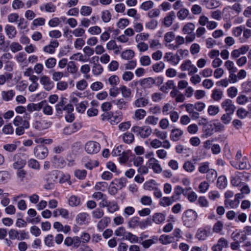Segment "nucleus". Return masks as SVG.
<instances>
[{
	"mask_svg": "<svg viewBox=\"0 0 251 251\" xmlns=\"http://www.w3.org/2000/svg\"><path fill=\"white\" fill-rule=\"evenodd\" d=\"M140 201L141 204L145 206H150L152 203V198L148 196H143L140 200Z\"/></svg>",
	"mask_w": 251,
	"mask_h": 251,
	"instance_id": "nucleus-64",
	"label": "nucleus"
},
{
	"mask_svg": "<svg viewBox=\"0 0 251 251\" xmlns=\"http://www.w3.org/2000/svg\"><path fill=\"white\" fill-rule=\"evenodd\" d=\"M160 243L164 245H167L175 241L174 237L171 234H162L158 238Z\"/></svg>",
	"mask_w": 251,
	"mask_h": 251,
	"instance_id": "nucleus-23",
	"label": "nucleus"
},
{
	"mask_svg": "<svg viewBox=\"0 0 251 251\" xmlns=\"http://www.w3.org/2000/svg\"><path fill=\"white\" fill-rule=\"evenodd\" d=\"M224 203L226 208L234 209L238 206L239 201H237L234 199L233 200L225 199Z\"/></svg>",
	"mask_w": 251,
	"mask_h": 251,
	"instance_id": "nucleus-39",
	"label": "nucleus"
},
{
	"mask_svg": "<svg viewBox=\"0 0 251 251\" xmlns=\"http://www.w3.org/2000/svg\"><path fill=\"white\" fill-rule=\"evenodd\" d=\"M108 83L111 87L116 86L120 83V78L116 75H112L108 79Z\"/></svg>",
	"mask_w": 251,
	"mask_h": 251,
	"instance_id": "nucleus-62",
	"label": "nucleus"
},
{
	"mask_svg": "<svg viewBox=\"0 0 251 251\" xmlns=\"http://www.w3.org/2000/svg\"><path fill=\"white\" fill-rule=\"evenodd\" d=\"M34 154L36 157L43 159L48 155V149L43 146H38L34 149Z\"/></svg>",
	"mask_w": 251,
	"mask_h": 251,
	"instance_id": "nucleus-10",
	"label": "nucleus"
},
{
	"mask_svg": "<svg viewBox=\"0 0 251 251\" xmlns=\"http://www.w3.org/2000/svg\"><path fill=\"white\" fill-rule=\"evenodd\" d=\"M125 240L129 241L131 243H137L139 242V238L132 233L127 232Z\"/></svg>",
	"mask_w": 251,
	"mask_h": 251,
	"instance_id": "nucleus-56",
	"label": "nucleus"
},
{
	"mask_svg": "<svg viewBox=\"0 0 251 251\" xmlns=\"http://www.w3.org/2000/svg\"><path fill=\"white\" fill-rule=\"evenodd\" d=\"M51 126V123L47 120H36L33 123V127L39 131H42L49 128Z\"/></svg>",
	"mask_w": 251,
	"mask_h": 251,
	"instance_id": "nucleus-12",
	"label": "nucleus"
},
{
	"mask_svg": "<svg viewBox=\"0 0 251 251\" xmlns=\"http://www.w3.org/2000/svg\"><path fill=\"white\" fill-rule=\"evenodd\" d=\"M231 165L236 169L249 170L251 165L247 156H244L238 161H230Z\"/></svg>",
	"mask_w": 251,
	"mask_h": 251,
	"instance_id": "nucleus-4",
	"label": "nucleus"
},
{
	"mask_svg": "<svg viewBox=\"0 0 251 251\" xmlns=\"http://www.w3.org/2000/svg\"><path fill=\"white\" fill-rule=\"evenodd\" d=\"M15 95V92L13 90L3 91L1 92V96L2 100L5 101L12 100Z\"/></svg>",
	"mask_w": 251,
	"mask_h": 251,
	"instance_id": "nucleus-29",
	"label": "nucleus"
},
{
	"mask_svg": "<svg viewBox=\"0 0 251 251\" xmlns=\"http://www.w3.org/2000/svg\"><path fill=\"white\" fill-rule=\"evenodd\" d=\"M122 120V114L121 112L118 111L115 112L114 114L111 112L110 123L111 125H116Z\"/></svg>",
	"mask_w": 251,
	"mask_h": 251,
	"instance_id": "nucleus-33",
	"label": "nucleus"
},
{
	"mask_svg": "<svg viewBox=\"0 0 251 251\" xmlns=\"http://www.w3.org/2000/svg\"><path fill=\"white\" fill-rule=\"evenodd\" d=\"M180 68L182 71H188L189 75H191L198 72V68L194 64H192V61L190 60L183 61L180 66Z\"/></svg>",
	"mask_w": 251,
	"mask_h": 251,
	"instance_id": "nucleus-5",
	"label": "nucleus"
},
{
	"mask_svg": "<svg viewBox=\"0 0 251 251\" xmlns=\"http://www.w3.org/2000/svg\"><path fill=\"white\" fill-rule=\"evenodd\" d=\"M129 24V20L126 18H120L116 24L117 26L121 29H124Z\"/></svg>",
	"mask_w": 251,
	"mask_h": 251,
	"instance_id": "nucleus-57",
	"label": "nucleus"
},
{
	"mask_svg": "<svg viewBox=\"0 0 251 251\" xmlns=\"http://www.w3.org/2000/svg\"><path fill=\"white\" fill-rule=\"evenodd\" d=\"M175 34L172 31L166 33L164 36V44L165 46L171 50H176L174 43H172L175 40Z\"/></svg>",
	"mask_w": 251,
	"mask_h": 251,
	"instance_id": "nucleus-6",
	"label": "nucleus"
},
{
	"mask_svg": "<svg viewBox=\"0 0 251 251\" xmlns=\"http://www.w3.org/2000/svg\"><path fill=\"white\" fill-rule=\"evenodd\" d=\"M220 111V108L218 105H210L208 106L207 113L210 116H215Z\"/></svg>",
	"mask_w": 251,
	"mask_h": 251,
	"instance_id": "nucleus-52",
	"label": "nucleus"
},
{
	"mask_svg": "<svg viewBox=\"0 0 251 251\" xmlns=\"http://www.w3.org/2000/svg\"><path fill=\"white\" fill-rule=\"evenodd\" d=\"M223 92L220 89H214L211 95V98L215 101H219L223 98Z\"/></svg>",
	"mask_w": 251,
	"mask_h": 251,
	"instance_id": "nucleus-37",
	"label": "nucleus"
},
{
	"mask_svg": "<svg viewBox=\"0 0 251 251\" xmlns=\"http://www.w3.org/2000/svg\"><path fill=\"white\" fill-rule=\"evenodd\" d=\"M52 162L58 168H62L66 164L64 158L58 155H55L53 157Z\"/></svg>",
	"mask_w": 251,
	"mask_h": 251,
	"instance_id": "nucleus-38",
	"label": "nucleus"
},
{
	"mask_svg": "<svg viewBox=\"0 0 251 251\" xmlns=\"http://www.w3.org/2000/svg\"><path fill=\"white\" fill-rule=\"evenodd\" d=\"M4 31L9 39H12L16 37L17 31L16 27L9 24H6L4 26Z\"/></svg>",
	"mask_w": 251,
	"mask_h": 251,
	"instance_id": "nucleus-17",
	"label": "nucleus"
},
{
	"mask_svg": "<svg viewBox=\"0 0 251 251\" xmlns=\"http://www.w3.org/2000/svg\"><path fill=\"white\" fill-rule=\"evenodd\" d=\"M149 100L143 98H139L137 99L133 103V105L135 107H143L146 106L149 103Z\"/></svg>",
	"mask_w": 251,
	"mask_h": 251,
	"instance_id": "nucleus-35",
	"label": "nucleus"
},
{
	"mask_svg": "<svg viewBox=\"0 0 251 251\" xmlns=\"http://www.w3.org/2000/svg\"><path fill=\"white\" fill-rule=\"evenodd\" d=\"M99 58L97 56H94L92 58V60L97 61V62H94L92 69V72L95 75H99L101 74L103 71V67L98 62Z\"/></svg>",
	"mask_w": 251,
	"mask_h": 251,
	"instance_id": "nucleus-14",
	"label": "nucleus"
},
{
	"mask_svg": "<svg viewBox=\"0 0 251 251\" xmlns=\"http://www.w3.org/2000/svg\"><path fill=\"white\" fill-rule=\"evenodd\" d=\"M164 60L169 62L173 66H176L179 63L180 58L177 54H174L172 52H168L165 53Z\"/></svg>",
	"mask_w": 251,
	"mask_h": 251,
	"instance_id": "nucleus-8",
	"label": "nucleus"
},
{
	"mask_svg": "<svg viewBox=\"0 0 251 251\" xmlns=\"http://www.w3.org/2000/svg\"><path fill=\"white\" fill-rule=\"evenodd\" d=\"M148 165L149 168L151 169L156 174H160L162 171V168L157 159L148 160Z\"/></svg>",
	"mask_w": 251,
	"mask_h": 251,
	"instance_id": "nucleus-13",
	"label": "nucleus"
},
{
	"mask_svg": "<svg viewBox=\"0 0 251 251\" xmlns=\"http://www.w3.org/2000/svg\"><path fill=\"white\" fill-rule=\"evenodd\" d=\"M198 218V214L195 210L192 209H187L182 215V224L186 227L193 228L196 226Z\"/></svg>",
	"mask_w": 251,
	"mask_h": 251,
	"instance_id": "nucleus-1",
	"label": "nucleus"
},
{
	"mask_svg": "<svg viewBox=\"0 0 251 251\" xmlns=\"http://www.w3.org/2000/svg\"><path fill=\"white\" fill-rule=\"evenodd\" d=\"M107 209L108 212L111 213H113L119 209V207L116 201H110L108 203Z\"/></svg>",
	"mask_w": 251,
	"mask_h": 251,
	"instance_id": "nucleus-59",
	"label": "nucleus"
},
{
	"mask_svg": "<svg viewBox=\"0 0 251 251\" xmlns=\"http://www.w3.org/2000/svg\"><path fill=\"white\" fill-rule=\"evenodd\" d=\"M80 239L79 236H75L73 237H67L65 239L64 244L67 247L72 246L73 248H78L81 244Z\"/></svg>",
	"mask_w": 251,
	"mask_h": 251,
	"instance_id": "nucleus-9",
	"label": "nucleus"
},
{
	"mask_svg": "<svg viewBox=\"0 0 251 251\" xmlns=\"http://www.w3.org/2000/svg\"><path fill=\"white\" fill-rule=\"evenodd\" d=\"M157 25L158 22L154 19H152L145 24L146 28L151 30L155 29Z\"/></svg>",
	"mask_w": 251,
	"mask_h": 251,
	"instance_id": "nucleus-61",
	"label": "nucleus"
},
{
	"mask_svg": "<svg viewBox=\"0 0 251 251\" xmlns=\"http://www.w3.org/2000/svg\"><path fill=\"white\" fill-rule=\"evenodd\" d=\"M150 37V34L147 32H140L137 34L135 37V41L136 42H143L147 41Z\"/></svg>",
	"mask_w": 251,
	"mask_h": 251,
	"instance_id": "nucleus-51",
	"label": "nucleus"
},
{
	"mask_svg": "<svg viewBox=\"0 0 251 251\" xmlns=\"http://www.w3.org/2000/svg\"><path fill=\"white\" fill-rule=\"evenodd\" d=\"M189 14V11L186 8H181L177 12L176 15L178 19L180 20H184L187 18Z\"/></svg>",
	"mask_w": 251,
	"mask_h": 251,
	"instance_id": "nucleus-42",
	"label": "nucleus"
},
{
	"mask_svg": "<svg viewBox=\"0 0 251 251\" xmlns=\"http://www.w3.org/2000/svg\"><path fill=\"white\" fill-rule=\"evenodd\" d=\"M165 67V64L162 61H159L153 64L151 68L154 72L158 73L162 72L164 69Z\"/></svg>",
	"mask_w": 251,
	"mask_h": 251,
	"instance_id": "nucleus-49",
	"label": "nucleus"
},
{
	"mask_svg": "<svg viewBox=\"0 0 251 251\" xmlns=\"http://www.w3.org/2000/svg\"><path fill=\"white\" fill-rule=\"evenodd\" d=\"M40 10L42 11L52 13L55 12L56 9V6L52 2H48L43 4L40 6Z\"/></svg>",
	"mask_w": 251,
	"mask_h": 251,
	"instance_id": "nucleus-28",
	"label": "nucleus"
},
{
	"mask_svg": "<svg viewBox=\"0 0 251 251\" xmlns=\"http://www.w3.org/2000/svg\"><path fill=\"white\" fill-rule=\"evenodd\" d=\"M126 179L124 177H122L119 179H115L113 180L111 184L115 185L118 189H121L125 187L126 185Z\"/></svg>",
	"mask_w": 251,
	"mask_h": 251,
	"instance_id": "nucleus-31",
	"label": "nucleus"
},
{
	"mask_svg": "<svg viewBox=\"0 0 251 251\" xmlns=\"http://www.w3.org/2000/svg\"><path fill=\"white\" fill-rule=\"evenodd\" d=\"M195 28V25L192 23H188L182 28V32L184 34H189L191 33Z\"/></svg>",
	"mask_w": 251,
	"mask_h": 251,
	"instance_id": "nucleus-50",
	"label": "nucleus"
},
{
	"mask_svg": "<svg viewBox=\"0 0 251 251\" xmlns=\"http://www.w3.org/2000/svg\"><path fill=\"white\" fill-rule=\"evenodd\" d=\"M209 188V184L206 181L201 182L198 186L197 191L201 194L205 193Z\"/></svg>",
	"mask_w": 251,
	"mask_h": 251,
	"instance_id": "nucleus-40",
	"label": "nucleus"
},
{
	"mask_svg": "<svg viewBox=\"0 0 251 251\" xmlns=\"http://www.w3.org/2000/svg\"><path fill=\"white\" fill-rule=\"evenodd\" d=\"M228 247V241L224 237L219 239L216 244H214L211 248L212 251H223L224 248Z\"/></svg>",
	"mask_w": 251,
	"mask_h": 251,
	"instance_id": "nucleus-11",
	"label": "nucleus"
},
{
	"mask_svg": "<svg viewBox=\"0 0 251 251\" xmlns=\"http://www.w3.org/2000/svg\"><path fill=\"white\" fill-rule=\"evenodd\" d=\"M165 215L162 213H155L152 215V221L157 225L163 224L165 221Z\"/></svg>",
	"mask_w": 251,
	"mask_h": 251,
	"instance_id": "nucleus-27",
	"label": "nucleus"
},
{
	"mask_svg": "<svg viewBox=\"0 0 251 251\" xmlns=\"http://www.w3.org/2000/svg\"><path fill=\"white\" fill-rule=\"evenodd\" d=\"M221 106L226 113L233 114L236 109V106L233 102L232 100L229 99H226L224 100L222 102Z\"/></svg>",
	"mask_w": 251,
	"mask_h": 251,
	"instance_id": "nucleus-7",
	"label": "nucleus"
},
{
	"mask_svg": "<svg viewBox=\"0 0 251 251\" xmlns=\"http://www.w3.org/2000/svg\"><path fill=\"white\" fill-rule=\"evenodd\" d=\"M68 203L72 207L77 206L80 203V199L77 196L72 195L68 199Z\"/></svg>",
	"mask_w": 251,
	"mask_h": 251,
	"instance_id": "nucleus-46",
	"label": "nucleus"
},
{
	"mask_svg": "<svg viewBox=\"0 0 251 251\" xmlns=\"http://www.w3.org/2000/svg\"><path fill=\"white\" fill-rule=\"evenodd\" d=\"M175 195L171 197H163L160 199L159 204L164 207L169 206L175 201Z\"/></svg>",
	"mask_w": 251,
	"mask_h": 251,
	"instance_id": "nucleus-25",
	"label": "nucleus"
},
{
	"mask_svg": "<svg viewBox=\"0 0 251 251\" xmlns=\"http://www.w3.org/2000/svg\"><path fill=\"white\" fill-rule=\"evenodd\" d=\"M131 131L142 139L148 138L152 132L151 128L148 126H134L132 127Z\"/></svg>",
	"mask_w": 251,
	"mask_h": 251,
	"instance_id": "nucleus-2",
	"label": "nucleus"
},
{
	"mask_svg": "<svg viewBox=\"0 0 251 251\" xmlns=\"http://www.w3.org/2000/svg\"><path fill=\"white\" fill-rule=\"evenodd\" d=\"M227 184V181L226 176H220L217 179V186L221 189H225Z\"/></svg>",
	"mask_w": 251,
	"mask_h": 251,
	"instance_id": "nucleus-44",
	"label": "nucleus"
},
{
	"mask_svg": "<svg viewBox=\"0 0 251 251\" xmlns=\"http://www.w3.org/2000/svg\"><path fill=\"white\" fill-rule=\"evenodd\" d=\"M81 127L79 123H74L70 125L63 129V133L66 135H71L79 130Z\"/></svg>",
	"mask_w": 251,
	"mask_h": 251,
	"instance_id": "nucleus-16",
	"label": "nucleus"
},
{
	"mask_svg": "<svg viewBox=\"0 0 251 251\" xmlns=\"http://www.w3.org/2000/svg\"><path fill=\"white\" fill-rule=\"evenodd\" d=\"M92 12V9L88 6H82L80 9V13L83 16H89Z\"/></svg>",
	"mask_w": 251,
	"mask_h": 251,
	"instance_id": "nucleus-58",
	"label": "nucleus"
},
{
	"mask_svg": "<svg viewBox=\"0 0 251 251\" xmlns=\"http://www.w3.org/2000/svg\"><path fill=\"white\" fill-rule=\"evenodd\" d=\"M45 19L42 17L34 19L32 23L31 29L34 30L37 26L44 25L45 24Z\"/></svg>",
	"mask_w": 251,
	"mask_h": 251,
	"instance_id": "nucleus-48",
	"label": "nucleus"
},
{
	"mask_svg": "<svg viewBox=\"0 0 251 251\" xmlns=\"http://www.w3.org/2000/svg\"><path fill=\"white\" fill-rule=\"evenodd\" d=\"M66 99L62 98L60 101L55 105V110L58 113H61L65 108Z\"/></svg>",
	"mask_w": 251,
	"mask_h": 251,
	"instance_id": "nucleus-47",
	"label": "nucleus"
},
{
	"mask_svg": "<svg viewBox=\"0 0 251 251\" xmlns=\"http://www.w3.org/2000/svg\"><path fill=\"white\" fill-rule=\"evenodd\" d=\"M183 168L186 172L191 173L195 170V166L191 161H186L183 165Z\"/></svg>",
	"mask_w": 251,
	"mask_h": 251,
	"instance_id": "nucleus-45",
	"label": "nucleus"
},
{
	"mask_svg": "<svg viewBox=\"0 0 251 251\" xmlns=\"http://www.w3.org/2000/svg\"><path fill=\"white\" fill-rule=\"evenodd\" d=\"M135 55V53L132 50H124L122 53L121 56L122 58L125 60H130Z\"/></svg>",
	"mask_w": 251,
	"mask_h": 251,
	"instance_id": "nucleus-43",
	"label": "nucleus"
},
{
	"mask_svg": "<svg viewBox=\"0 0 251 251\" xmlns=\"http://www.w3.org/2000/svg\"><path fill=\"white\" fill-rule=\"evenodd\" d=\"M119 90L121 93L122 96L125 99L130 98L131 96V90L124 85H121L119 86Z\"/></svg>",
	"mask_w": 251,
	"mask_h": 251,
	"instance_id": "nucleus-34",
	"label": "nucleus"
},
{
	"mask_svg": "<svg viewBox=\"0 0 251 251\" xmlns=\"http://www.w3.org/2000/svg\"><path fill=\"white\" fill-rule=\"evenodd\" d=\"M158 240V238L156 236H152L150 239L143 241L141 245L145 249H148L152 245L156 244Z\"/></svg>",
	"mask_w": 251,
	"mask_h": 251,
	"instance_id": "nucleus-32",
	"label": "nucleus"
},
{
	"mask_svg": "<svg viewBox=\"0 0 251 251\" xmlns=\"http://www.w3.org/2000/svg\"><path fill=\"white\" fill-rule=\"evenodd\" d=\"M209 164L210 163L207 161L201 163L198 168L199 171L201 174L207 173L210 169Z\"/></svg>",
	"mask_w": 251,
	"mask_h": 251,
	"instance_id": "nucleus-53",
	"label": "nucleus"
},
{
	"mask_svg": "<svg viewBox=\"0 0 251 251\" xmlns=\"http://www.w3.org/2000/svg\"><path fill=\"white\" fill-rule=\"evenodd\" d=\"M212 235L210 228L206 227L203 229H200L197 232L196 236L199 240H204L208 236Z\"/></svg>",
	"mask_w": 251,
	"mask_h": 251,
	"instance_id": "nucleus-15",
	"label": "nucleus"
},
{
	"mask_svg": "<svg viewBox=\"0 0 251 251\" xmlns=\"http://www.w3.org/2000/svg\"><path fill=\"white\" fill-rule=\"evenodd\" d=\"M40 83L43 85L44 88L47 91L50 90L53 87V83L50 78L46 75L43 76L40 78Z\"/></svg>",
	"mask_w": 251,
	"mask_h": 251,
	"instance_id": "nucleus-21",
	"label": "nucleus"
},
{
	"mask_svg": "<svg viewBox=\"0 0 251 251\" xmlns=\"http://www.w3.org/2000/svg\"><path fill=\"white\" fill-rule=\"evenodd\" d=\"M84 149L88 154H94L100 151V146L98 142L91 140L85 144Z\"/></svg>",
	"mask_w": 251,
	"mask_h": 251,
	"instance_id": "nucleus-3",
	"label": "nucleus"
},
{
	"mask_svg": "<svg viewBox=\"0 0 251 251\" xmlns=\"http://www.w3.org/2000/svg\"><path fill=\"white\" fill-rule=\"evenodd\" d=\"M145 144L149 148L153 149H158L162 146V141L157 138L153 139H150L149 140L145 142Z\"/></svg>",
	"mask_w": 251,
	"mask_h": 251,
	"instance_id": "nucleus-24",
	"label": "nucleus"
},
{
	"mask_svg": "<svg viewBox=\"0 0 251 251\" xmlns=\"http://www.w3.org/2000/svg\"><path fill=\"white\" fill-rule=\"evenodd\" d=\"M175 108L173 106L169 103L165 104L162 108V113L164 115H168L172 112Z\"/></svg>",
	"mask_w": 251,
	"mask_h": 251,
	"instance_id": "nucleus-60",
	"label": "nucleus"
},
{
	"mask_svg": "<svg viewBox=\"0 0 251 251\" xmlns=\"http://www.w3.org/2000/svg\"><path fill=\"white\" fill-rule=\"evenodd\" d=\"M146 115V111L145 110L141 108L137 109L134 112L132 116V119L135 121H138L143 120Z\"/></svg>",
	"mask_w": 251,
	"mask_h": 251,
	"instance_id": "nucleus-22",
	"label": "nucleus"
},
{
	"mask_svg": "<svg viewBox=\"0 0 251 251\" xmlns=\"http://www.w3.org/2000/svg\"><path fill=\"white\" fill-rule=\"evenodd\" d=\"M225 66L229 73H236L237 71V68L235 66L234 62L232 61H226L225 63Z\"/></svg>",
	"mask_w": 251,
	"mask_h": 251,
	"instance_id": "nucleus-54",
	"label": "nucleus"
},
{
	"mask_svg": "<svg viewBox=\"0 0 251 251\" xmlns=\"http://www.w3.org/2000/svg\"><path fill=\"white\" fill-rule=\"evenodd\" d=\"M26 164V161L23 158H19L13 164V167L15 169H22Z\"/></svg>",
	"mask_w": 251,
	"mask_h": 251,
	"instance_id": "nucleus-55",
	"label": "nucleus"
},
{
	"mask_svg": "<svg viewBox=\"0 0 251 251\" xmlns=\"http://www.w3.org/2000/svg\"><path fill=\"white\" fill-rule=\"evenodd\" d=\"M175 17V13L174 11H171L167 13L164 19V25L166 27L170 26Z\"/></svg>",
	"mask_w": 251,
	"mask_h": 251,
	"instance_id": "nucleus-30",
	"label": "nucleus"
},
{
	"mask_svg": "<svg viewBox=\"0 0 251 251\" xmlns=\"http://www.w3.org/2000/svg\"><path fill=\"white\" fill-rule=\"evenodd\" d=\"M111 14L108 10H105L101 12V18L104 23H108L111 19Z\"/></svg>",
	"mask_w": 251,
	"mask_h": 251,
	"instance_id": "nucleus-63",
	"label": "nucleus"
},
{
	"mask_svg": "<svg viewBox=\"0 0 251 251\" xmlns=\"http://www.w3.org/2000/svg\"><path fill=\"white\" fill-rule=\"evenodd\" d=\"M110 219L107 217H104L102 218L98 223L97 226V228L99 231H102L106 227L110 222Z\"/></svg>",
	"mask_w": 251,
	"mask_h": 251,
	"instance_id": "nucleus-26",
	"label": "nucleus"
},
{
	"mask_svg": "<svg viewBox=\"0 0 251 251\" xmlns=\"http://www.w3.org/2000/svg\"><path fill=\"white\" fill-rule=\"evenodd\" d=\"M149 48L153 50H157L162 48V44L160 41L157 39H151L149 41Z\"/></svg>",
	"mask_w": 251,
	"mask_h": 251,
	"instance_id": "nucleus-36",
	"label": "nucleus"
},
{
	"mask_svg": "<svg viewBox=\"0 0 251 251\" xmlns=\"http://www.w3.org/2000/svg\"><path fill=\"white\" fill-rule=\"evenodd\" d=\"M90 217L86 213H80L76 217V222L79 225H86L90 222Z\"/></svg>",
	"mask_w": 251,
	"mask_h": 251,
	"instance_id": "nucleus-18",
	"label": "nucleus"
},
{
	"mask_svg": "<svg viewBox=\"0 0 251 251\" xmlns=\"http://www.w3.org/2000/svg\"><path fill=\"white\" fill-rule=\"evenodd\" d=\"M113 103L119 109H126L127 106V102L124 98L115 100L113 101Z\"/></svg>",
	"mask_w": 251,
	"mask_h": 251,
	"instance_id": "nucleus-41",
	"label": "nucleus"
},
{
	"mask_svg": "<svg viewBox=\"0 0 251 251\" xmlns=\"http://www.w3.org/2000/svg\"><path fill=\"white\" fill-rule=\"evenodd\" d=\"M183 134V131L180 128H174L171 130L170 138L174 142L179 141Z\"/></svg>",
	"mask_w": 251,
	"mask_h": 251,
	"instance_id": "nucleus-19",
	"label": "nucleus"
},
{
	"mask_svg": "<svg viewBox=\"0 0 251 251\" xmlns=\"http://www.w3.org/2000/svg\"><path fill=\"white\" fill-rule=\"evenodd\" d=\"M13 125L17 127L23 126L26 128L29 127V124L28 122L23 119L22 117L20 116H16L13 121Z\"/></svg>",
	"mask_w": 251,
	"mask_h": 251,
	"instance_id": "nucleus-20",
	"label": "nucleus"
}]
</instances>
